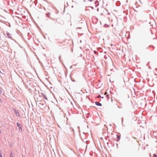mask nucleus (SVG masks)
Masks as SVG:
<instances>
[{
    "label": "nucleus",
    "mask_w": 157,
    "mask_h": 157,
    "mask_svg": "<svg viewBox=\"0 0 157 157\" xmlns=\"http://www.w3.org/2000/svg\"><path fill=\"white\" fill-rule=\"evenodd\" d=\"M14 113L17 117H20V114L19 112L16 109H13Z\"/></svg>",
    "instance_id": "f257e3e1"
},
{
    "label": "nucleus",
    "mask_w": 157,
    "mask_h": 157,
    "mask_svg": "<svg viewBox=\"0 0 157 157\" xmlns=\"http://www.w3.org/2000/svg\"><path fill=\"white\" fill-rule=\"evenodd\" d=\"M151 33L152 34H153V33L152 32L151 30H150V31H148V32H145L144 33V36H145L147 35H148L150 34V33Z\"/></svg>",
    "instance_id": "f03ea898"
},
{
    "label": "nucleus",
    "mask_w": 157,
    "mask_h": 157,
    "mask_svg": "<svg viewBox=\"0 0 157 157\" xmlns=\"http://www.w3.org/2000/svg\"><path fill=\"white\" fill-rule=\"evenodd\" d=\"M6 35H7V36H8V38H10V39H12V36L11 35V34L9 33V32H8L6 31Z\"/></svg>",
    "instance_id": "7ed1b4c3"
},
{
    "label": "nucleus",
    "mask_w": 157,
    "mask_h": 157,
    "mask_svg": "<svg viewBox=\"0 0 157 157\" xmlns=\"http://www.w3.org/2000/svg\"><path fill=\"white\" fill-rule=\"evenodd\" d=\"M95 104L96 105H97L98 106H102L101 104L99 102L96 101L95 102Z\"/></svg>",
    "instance_id": "20e7f679"
},
{
    "label": "nucleus",
    "mask_w": 157,
    "mask_h": 157,
    "mask_svg": "<svg viewBox=\"0 0 157 157\" xmlns=\"http://www.w3.org/2000/svg\"><path fill=\"white\" fill-rule=\"evenodd\" d=\"M41 94L43 97V98L45 99L47 101H48V99L46 97V96L43 93H41Z\"/></svg>",
    "instance_id": "39448f33"
},
{
    "label": "nucleus",
    "mask_w": 157,
    "mask_h": 157,
    "mask_svg": "<svg viewBox=\"0 0 157 157\" xmlns=\"http://www.w3.org/2000/svg\"><path fill=\"white\" fill-rule=\"evenodd\" d=\"M121 138V136L120 135H117V141H118Z\"/></svg>",
    "instance_id": "423d86ee"
},
{
    "label": "nucleus",
    "mask_w": 157,
    "mask_h": 157,
    "mask_svg": "<svg viewBox=\"0 0 157 157\" xmlns=\"http://www.w3.org/2000/svg\"><path fill=\"white\" fill-rule=\"evenodd\" d=\"M50 14V12H48L46 14V15L47 16L48 18H49L50 17L49 15Z\"/></svg>",
    "instance_id": "0eeeda50"
},
{
    "label": "nucleus",
    "mask_w": 157,
    "mask_h": 157,
    "mask_svg": "<svg viewBox=\"0 0 157 157\" xmlns=\"http://www.w3.org/2000/svg\"><path fill=\"white\" fill-rule=\"evenodd\" d=\"M116 5L117 6H119L120 5V2H117L116 3Z\"/></svg>",
    "instance_id": "6e6552de"
},
{
    "label": "nucleus",
    "mask_w": 157,
    "mask_h": 157,
    "mask_svg": "<svg viewBox=\"0 0 157 157\" xmlns=\"http://www.w3.org/2000/svg\"><path fill=\"white\" fill-rule=\"evenodd\" d=\"M17 125L19 128L20 127H21V124H20L18 122H17Z\"/></svg>",
    "instance_id": "1a4fd4ad"
},
{
    "label": "nucleus",
    "mask_w": 157,
    "mask_h": 157,
    "mask_svg": "<svg viewBox=\"0 0 157 157\" xmlns=\"http://www.w3.org/2000/svg\"><path fill=\"white\" fill-rule=\"evenodd\" d=\"M37 0H35L34 1V3L36 6V4L37 3Z\"/></svg>",
    "instance_id": "9d476101"
},
{
    "label": "nucleus",
    "mask_w": 157,
    "mask_h": 157,
    "mask_svg": "<svg viewBox=\"0 0 157 157\" xmlns=\"http://www.w3.org/2000/svg\"><path fill=\"white\" fill-rule=\"evenodd\" d=\"M104 27H109V25H107V24H105L104 25Z\"/></svg>",
    "instance_id": "9b49d317"
},
{
    "label": "nucleus",
    "mask_w": 157,
    "mask_h": 157,
    "mask_svg": "<svg viewBox=\"0 0 157 157\" xmlns=\"http://www.w3.org/2000/svg\"><path fill=\"white\" fill-rule=\"evenodd\" d=\"M148 47H149V48L151 47L152 48H153L154 49H155V47L152 45H150Z\"/></svg>",
    "instance_id": "f8f14e48"
},
{
    "label": "nucleus",
    "mask_w": 157,
    "mask_h": 157,
    "mask_svg": "<svg viewBox=\"0 0 157 157\" xmlns=\"http://www.w3.org/2000/svg\"><path fill=\"white\" fill-rule=\"evenodd\" d=\"M94 52L96 55H98V52L96 51H94Z\"/></svg>",
    "instance_id": "ddd939ff"
},
{
    "label": "nucleus",
    "mask_w": 157,
    "mask_h": 157,
    "mask_svg": "<svg viewBox=\"0 0 157 157\" xmlns=\"http://www.w3.org/2000/svg\"><path fill=\"white\" fill-rule=\"evenodd\" d=\"M19 130L20 132H21L22 131V128L21 127H20L19 128Z\"/></svg>",
    "instance_id": "4468645a"
},
{
    "label": "nucleus",
    "mask_w": 157,
    "mask_h": 157,
    "mask_svg": "<svg viewBox=\"0 0 157 157\" xmlns=\"http://www.w3.org/2000/svg\"><path fill=\"white\" fill-rule=\"evenodd\" d=\"M153 157H157V155L155 154H154L153 155Z\"/></svg>",
    "instance_id": "2eb2a0df"
},
{
    "label": "nucleus",
    "mask_w": 157,
    "mask_h": 157,
    "mask_svg": "<svg viewBox=\"0 0 157 157\" xmlns=\"http://www.w3.org/2000/svg\"><path fill=\"white\" fill-rule=\"evenodd\" d=\"M40 104L42 105V106H41L42 107V108H44V107H43V105H44L43 104L41 103H40Z\"/></svg>",
    "instance_id": "dca6fc26"
},
{
    "label": "nucleus",
    "mask_w": 157,
    "mask_h": 157,
    "mask_svg": "<svg viewBox=\"0 0 157 157\" xmlns=\"http://www.w3.org/2000/svg\"><path fill=\"white\" fill-rule=\"evenodd\" d=\"M0 157H2V152H0Z\"/></svg>",
    "instance_id": "f3484780"
},
{
    "label": "nucleus",
    "mask_w": 157,
    "mask_h": 157,
    "mask_svg": "<svg viewBox=\"0 0 157 157\" xmlns=\"http://www.w3.org/2000/svg\"><path fill=\"white\" fill-rule=\"evenodd\" d=\"M106 97H107V98L108 99L109 98V94L106 95Z\"/></svg>",
    "instance_id": "a211bd4d"
},
{
    "label": "nucleus",
    "mask_w": 157,
    "mask_h": 157,
    "mask_svg": "<svg viewBox=\"0 0 157 157\" xmlns=\"http://www.w3.org/2000/svg\"><path fill=\"white\" fill-rule=\"evenodd\" d=\"M98 97H100V98H104V97H101L100 95H99L98 96Z\"/></svg>",
    "instance_id": "6ab92c4d"
},
{
    "label": "nucleus",
    "mask_w": 157,
    "mask_h": 157,
    "mask_svg": "<svg viewBox=\"0 0 157 157\" xmlns=\"http://www.w3.org/2000/svg\"><path fill=\"white\" fill-rule=\"evenodd\" d=\"M71 79L72 82H75V80H74V79H73L72 78H71Z\"/></svg>",
    "instance_id": "aec40b11"
},
{
    "label": "nucleus",
    "mask_w": 157,
    "mask_h": 157,
    "mask_svg": "<svg viewBox=\"0 0 157 157\" xmlns=\"http://www.w3.org/2000/svg\"><path fill=\"white\" fill-rule=\"evenodd\" d=\"M2 92V89L1 88H0V94H1Z\"/></svg>",
    "instance_id": "412c9836"
},
{
    "label": "nucleus",
    "mask_w": 157,
    "mask_h": 157,
    "mask_svg": "<svg viewBox=\"0 0 157 157\" xmlns=\"http://www.w3.org/2000/svg\"><path fill=\"white\" fill-rule=\"evenodd\" d=\"M10 157H13V155H12V153H11L10 155Z\"/></svg>",
    "instance_id": "4be33fe9"
},
{
    "label": "nucleus",
    "mask_w": 157,
    "mask_h": 157,
    "mask_svg": "<svg viewBox=\"0 0 157 157\" xmlns=\"http://www.w3.org/2000/svg\"><path fill=\"white\" fill-rule=\"evenodd\" d=\"M0 46L1 47H4V46H3L2 45L1 43H0Z\"/></svg>",
    "instance_id": "5701e85b"
},
{
    "label": "nucleus",
    "mask_w": 157,
    "mask_h": 157,
    "mask_svg": "<svg viewBox=\"0 0 157 157\" xmlns=\"http://www.w3.org/2000/svg\"><path fill=\"white\" fill-rule=\"evenodd\" d=\"M107 92H105V95H107Z\"/></svg>",
    "instance_id": "b1692460"
},
{
    "label": "nucleus",
    "mask_w": 157,
    "mask_h": 157,
    "mask_svg": "<svg viewBox=\"0 0 157 157\" xmlns=\"http://www.w3.org/2000/svg\"><path fill=\"white\" fill-rule=\"evenodd\" d=\"M2 101V100L1 98H0V102H1Z\"/></svg>",
    "instance_id": "393cba45"
},
{
    "label": "nucleus",
    "mask_w": 157,
    "mask_h": 157,
    "mask_svg": "<svg viewBox=\"0 0 157 157\" xmlns=\"http://www.w3.org/2000/svg\"><path fill=\"white\" fill-rule=\"evenodd\" d=\"M90 2H92V0H88Z\"/></svg>",
    "instance_id": "a878e982"
},
{
    "label": "nucleus",
    "mask_w": 157,
    "mask_h": 157,
    "mask_svg": "<svg viewBox=\"0 0 157 157\" xmlns=\"http://www.w3.org/2000/svg\"><path fill=\"white\" fill-rule=\"evenodd\" d=\"M44 102V103H46V102L44 100H43V103Z\"/></svg>",
    "instance_id": "bb28decb"
},
{
    "label": "nucleus",
    "mask_w": 157,
    "mask_h": 157,
    "mask_svg": "<svg viewBox=\"0 0 157 157\" xmlns=\"http://www.w3.org/2000/svg\"><path fill=\"white\" fill-rule=\"evenodd\" d=\"M97 11H98L99 10V8H97Z\"/></svg>",
    "instance_id": "cd10ccee"
},
{
    "label": "nucleus",
    "mask_w": 157,
    "mask_h": 157,
    "mask_svg": "<svg viewBox=\"0 0 157 157\" xmlns=\"http://www.w3.org/2000/svg\"><path fill=\"white\" fill-rule=\"evenodd\" d=\"M99 52H100L101 53V52H102V51H100Z\"/></svg>",
    "instance_id": "c85d7f7f"
},
{
    "label": "nucleus",
    "mask_w": 157,
    "mask_h": 157,
    "mask_svg": "<svg viewBox=\"0 0 157 157\" xmlns=\"http://www.w3.org/2000/svg\"><path fill=\"white\" fill-rule=\"evenodd\" d=\"M1 132H2V131L0 129V133H1Z\"/></svg>",
    "instance_id": "c756f323"
},
{
    "label": "nucleus",
    "mask_w": 157,
    "mask_h": 157,
    "mask_svg": "<svg viewBox=\"0 0 157 157\" xmlns=\"http://www.w3.org/2000/svg\"><path fill=\"white\" fill-rule=\"evenodd\" d=\"M1 132H2V131L0 129V133H1Z\"/></svg>",
    "instance_id": "7c9ffc66"
},
{
    "label": "nucleus",
    "mask_w": 157,
    "mask_h": 157,
    "mask_svg": "<svg viewBox=\"0 0 157 157\" xmlns=\"http://www.w3.org/2000/svg\"><path fill=\"white\" fill-rule=\"evenodd\" d=\"M61 57V56H59V59Z\"/></svg>",
    "instance_id": "2f4dec72"
},
{
    "label": "nucleus",
    "mask_w": 157,
    "mask_h": 157,
    "mask_svg": "<svg viewBox=\"0 0 157 157\" xmlns=\"http://www.w3.org/2000/svg\"><path fill=\"white\" fill-rule=\"evenodd\" d=\"M98 5H99V4H98V5H96L95 6V7H97Z\"/></svg>",
    "instance_id": "473e14b6"
},
{
    "label": "nucleus",
    "mask_w": 157,
    "mask_h": 157,
    "mask_svg": "<svg viewBox=\"0 0 157 157\" xmlns=\"http://www.w3.org/2000/svg\"><path fill=\"white\" fill-rule=\"evenodd\" d=\"M128 12H127V13H125V14H126V15L128 14Z\"/></svg>",
    "instance_id": "72a5a7b5"
},
{
    "label": "nucleus",
    "mask_w": 157,
    "mask_h": 157,
    "mask_svg": "<svg viewBox=\"0 0 157 157\" xmlns=\"http://www.w3.org/2000/svg\"><path fill=\"white\" fill-rule=\"evenodd\" d=\"M86 118H89V117L88 116H86Z\"/></svg>",
    "instance_id": "f704fd0d"
},
{
    "label": "nucleus",
    "mask_w": 157,
    "mask_h": 157,
    "mask_svg": "<svg viewBox=\"0 0 157 157\" xmlns=\"http://www.w3.org/2000/svg\"><path fill=\"white\" fill-rule=\"evenodd\" d=\"M9 26H10V25H9Z\"/></svg>",
    "instance_id": "c9c22d12"
},
{
    "label": "nucleus",
    "mask_w": 157,
    "mask_h": 157,
    "mask_svg": "<svg viewBox=\"0 0 157 157\" xmlns=\"http://www.w3.org/2000/svg\"><path fill=\"white\" fill-rule=\"evenodd\" d=\"M71 128V129H73V128Z\"/></svg>",
    "instance_id": "e433bc0d"
},
{
    "label": "nucleus",
    "mask_w": 157,
    "mask_h": 157,
    "mask_svg": "<svg viewBox=\"0 0 157 157\" xmlns=\"http://www.w3.org/2000/svg\"><path fill=\"white\" fill-rule=\"evenodd\" d=\"M118 108H121V107H118Z\"/></svg>",
    "instance_id": "4c0bfd02"
},
{
    "label": "nucleus",
    "mask_w": 157,
    "mask_h": 157,
    "mask_svg": "<svg viewBox=\"0 0 157 157\" xmlns=\"http://www.w3.org/2000/svg\"><path fill=\"white\" fill-rule=\"evenodd\" d=\"M134 10V11H135L137 12V11H136V10Z\"/></svg>",
    "instance_id": "58836bf2"
},
{
    "label": "nucleus",
    "mask_w": 157,
    "mask_h": 157,
    "mask_svg": "<svg viewBox=\"0 0 157 157\" xmlns=\"http://www.w3.org/2000/svg\"><path fill=\"white\" fill-rule=\"evenodd\" d=\"M104 53H106V52H104Z\"/></svg>",
    "instance_id": "ea45409f"
},
{
    "label": "nucleus",
    "mask_w": 157,
    "mask_h": 157,
    "mask_svg": "<svg viewBox=\"0 0 157 157\" xmlns=\"http://www.w3.org/2000/svg\"><path fill=\"white\" fill-rule=\"evenodd\" d=\"M149 68H151V67H149Z\"/></svg>",
    "instance_id": "a19ab883"
},
{
    "label": "nucleus",
    "mask_w": 157,
    "mask_h": 157,
    "mask_svg": "<svg viewBox=\"0 0 157 157\" xmlns=\"http://www.w3.org/2000/svg\"><path fill=\"white\" fill-rule=\"evenodd\" d=\"M138 123L140 124L141 123H140V122H139Z\"/></svg>",
    "instance_id": "79ce46f5"
},
{
    "label": "nucleus",
    "mask_w": 157,
    "mask_h": 157,
    "mask_svg": "<svg viewBox=\"0 0 157 157\" xmlns=\"http://www.w3.org/2000/svg\"><path fill=\"white\" fill-rule=\"evenodd\" d=\"M67 5H68V3H67Z\"/></svg>",
    "instance_id": "37998d69"
},
{
    "label": "nucleus",
    "mask_w": 157,
    "mask_h": 157,
    "mask_svg": "<svg viewBox=\"0 0 157 157\" xmlns=\"http://www.w3.org/2000/svg\"><path fill=\"white\" fill-rule=\"evenodd\" d=\"M155 39V38H153V39Z\"/></svg>",
    "instance_id": "c03bdc74"
},
{
    "label": "nucleus",
    "mask_w": 157,
    "mask_h": 157,
    "mask_svg": "<svg viewBox=\"0 0 157 157\" xmlns=\"http://www.w3.org/2000/svg\"><path fill=\"white\" fill-rule=\"evenodd\" d=\"M92 8L93 9V7H92Z\"/></svg>",
    "instance_id": "a18cd8bd"
},
{
    "label": "nucleus",
    "mask_w": 157,
    "mask_h": 157,
    "mask_svg": "<svg viewBox=\"0 0 157 157\" xmlns=\"http://www.w3.org/2000/svg\"><path fill=\"white\" fill-rule=\"evenodd\" d=\"M80 42H81V40H80Z\"/></svg>",
    "instance_id": "49530a36"
}]
</instances>
